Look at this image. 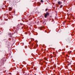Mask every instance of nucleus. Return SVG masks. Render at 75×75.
<instances>
[{
  "instance_id": "nucleus-7",
  "label": "nucleus",
  "mask_w": 75,
  "mask_h": 75,
  "mask_svg": "<svg viewBox=\"0 0 75 75\" xmlns=\"http://www.w3.org/2000/svg\"><path fill=\"white\" fill-rule=\"evenodd\" d=\"M55 52H53V55H55Z\"/></svg>"
},
{
  "instance_id": "nucleus-9",
  "label": "nucleus",
  "mask_w": 75,
  "mask_h": 75,
  "mask_svg": "<svg viewBox=\"0 0 75 75\" xmlns=\"http://www.w3.org/2000/svg\"><path fill=\"white\" fill-rule=\"evenodd\" d=\"M62 54H63V55H64V52H63Z\"/></svg>"
},
{
  "instance_id": "nucleus-6",
  "label": "nucleus",
  "mask_w": 75,
  "mask_h": 75,
  "mask_svg": "<svg viewBox=\"0 0 75 75\" xmlns=\"http://www.w3.org/2000/svg\"><path fill=\"white\" fill-rule=\"evenodd\" d=\"M44 59H47V58H46V57H45L44 58Z\"/></svg>"
},
{
  "instance_id": "nucleus-4",
  "label": "nucleus",
  "mask_w": 75,
  "mask_h": 75,
  "mask_svg": "<svg viewBox=\"0 0 75 75\" xmlns=\"http://www.w3.org/2000/svg\"><path fill=\"white\" fill-rule=\"evenodd\" d=\"M62 7V5H61L60 7V8H61Z\"/></svg>"
},
{
  "instance_id": "nucleus-2",
  "label": "nucleus",
  "mask_w": 75,
  "mask_h": 75,
  "mask_svg": "<svg viewBox=\"0 0 75 75\" xmlns=\"http://www.w3.org/2000/svg\"><path fill=\"white\" fill-rule=\"evenodd\" d=\"M9 11H11L12 10V8L11 7L9 8Z\"/></svg>"
},
{
  "instance_id": "nucleus-8",
  "label": "nucleus",
  "mask_w": 75,
  "mask_h": 75,
  "mask_svg": "<svg viewBox=\"0 0 75 75\" xmlns=\"http://www.w3.org/2000/svg\"><path fill=\"white\" fill-rule=\"evenodd\" d=\"M66 57H69V56H68V55L67 54L66 55Z\"/></svg>"
},
{
  "instance_id": "nucleus-11",
  "label": "nucleus",
  "mask_w": 75,
  "mask_h": 75,
  "mask_svg": "<svg viewBox=\"0 0 75 75\" xmlns=\"http://www.w3.org/2000/svg\"><path fill=\"white\" fill-rule=\"evenodd\" d=\"M31 42H30L29 43L30 44H31Z\"/></svg>"
},
{
  "instance_id": "nucleus-12",
  "label": "nucleus",
  "mask_w": 75,
  "mask_h": 75,
  "mask_svg": "<svg viewBox=\"0 0 75 75\" xmlns=\"http://www.w3.org/2000/svg\"><path fill=\"white\" fill-rule=\"evenodd\" d=\"M9 35H11V33H9Z\"/></svg>"
},
{
  "instance_id": "nucleus-13",
  "label": "nucleus",
  "mask_w": 75,
  "mask_h": 75,
  "mask_svg": "<svg viewBox=\"0 0 75 75\" xmlns=\"http://www.w3.org/2000/svg\"><path fill=\"white\" fill-rule=\"evenodd\" d=\"M35 75H36V74H35Z\"/></svg>"
},
{
  "instance_id": "nucleus-10",
  "label": "nucleus",
  "mask_w": 75,
  "mask_h": 75,
  "mask_svg": "<svg viewBox=\"0 0 75 75\" xmlns=\"http://www.w3.org/2000/svg\"><path fill=\"white\" fill-rule=\"evenodd\" d=\"M48 10V9H46V11H47Z\"/></svg>"
},
{
  "instance_id": "nucleus-3",
  "label": "nucleus",
  "mask_w": 75,
  "mask_h": 75,
  "mask_svg": "<svg viewBox=\"0 0 75 75\" xmlns=\"http://www.w3.org/2000/svg\"><path fill=\"white\" fill-rule=\"evenodd\" d=\"M58 3L59 4H61V2L60 1H59L58 2Z\"/></svg>"
},
{
  "instance_id": "nucleus-5",
  "label": "nucleus",
  "mask_w": 75,
  "mask_h": 75,
  "mask_svg": "<svg viewBox=\"0 0 75 75\" xmlns=\"http://www.w3.org/2000/svg\"><path fill=\"white\" fill-rule=\"evenodd\" d=\"M41 2H42V3L43 2V1H42V0H41Z\"/></svg>"
},
{
  "instance_id": "nucleus-1",
  "label": "nucleus",
  "mask_w": 75,
  "mask_h": 75,
  "mask_svg": "<svg viewBox=\"0 0 75 75\" xmlns=\"http://www.w3.org/2000/svg\"><path fill=\"white\" fill-rule=\"evenodd\" d=\"M45 18H47L48 17V16H49V12H47L46 14H45Z\"/></svg>"
}]
</instances>
